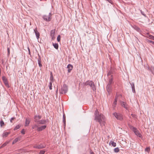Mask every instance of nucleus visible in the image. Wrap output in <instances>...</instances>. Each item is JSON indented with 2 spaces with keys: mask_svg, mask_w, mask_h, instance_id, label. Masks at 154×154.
Masks as SVG:
<instances>
[{
  "mask_svg": "<svg viewBox=\"0 0 154 154\" xmlns=\"http://www.w3.org/2000/svg\"><path fill=\"white\" fill-rule=\"evenodd\" d=\"M133 27L134 29H135V30H136L138 32H140L141 31L140 28L134 25L133 26Z\"/></svg>",
  "mask_w": 154,
  "mask_h": 154,
  "instance_id": "obj_21",
  "label": "nucleus"
},
{
  "mask_svg": "<svg viewBox=\"0 0 154 154\" xmlns=\"http://www.w3.org/2000/svg\"><path fill=\"white\" fill-rule=\"evenodd\" d=\"M153 37H154V36H153V35H148V36H147V37L148 38H149V39H152V40L153 39Z\"/></svg>",
  "mask_w": 154,
  "mask_h": 154,
  "instance_id": "obj_32",
  "label": "nucleus"
},
{
  "mask_svg": "<svg viewBox=\"0 0 154 154\" xmlns=\"http://www.w3.org/2000/svg\"><path fill=\"white\" fill-rule=\"evenodd\" d=\"M131 115L132 116V117L134 118H135L136 117V115L135 114H131Z\"/></svg>",
  "mask_w": 154,
  "mask_h": 154,
  "instance_id": "obj_46",
  "label": "nucleus"
},
{
  "mask_svg": "<svg viewBox=\"0 0 154 154\" xmlns=\"http://www.w3.org/2000/svg\"><path fill=\"white\" fill-rule=\"evenodd\" d=\"M130 83L131 87V88L132 92L134 93H135L134 83L133 82L131 83L130 82Z\"/></svg>",
  "mask_w": 154,
  "mask_h": 154,
  "instance_id": "obj_14",
  "label": "nucleus"
},
{
  "mask_svg": "<svg viewBox=\"0 0 154 154\" xmlns=\"http://www.w3.org/2000/svg\"><path fill=\"white\" fill-rule=\"evenodd\" d=\"M28 51H29V54H30V50L29 47H28Z\"/></svg>",
  "mask_w": 154,
  "mask_h": 154,
  "instance_id": "obj_49",
  "label": "nucleus"
},
{
  "mask_svg": "<svg viewBox=\"0 0 154 154\" xmlns=\"http://www.w3.org/2000/svg\"><path fill=\"white\" fill-rule=\"evenodd\" d=\"M152 40H154V36L153 37V39Z\"/></svg>",
  "mask_w": 154,
  "mask_h": 154,
  "instance_id": "obj_52",
  "label": "nucleus"
},
{
  "mask_svg": "<svg viewBox=\"0 0 154 154\" xmlns=\"http://www.w3.org/2000/svg\"><path fill=\"white\" fill-rule=\"evenodd\" d=\"M68 90V87L66 84H64L63 86H61V88L59 90V92L61 94H66Z\"/></svg>",
  "mask_w": 154,
  "mask_h": 154,
  "instance_id": "obj_2",
  "label": "nucleus"
},
{
  "mask_svg": "<svg viewBox=\"0 0 154 154\" xmlns=\"http://www.w3.org/2000/svg\"><path fill=\"white\" fill-rule=\"evenodd\" d=\"M38 126L37 125V124H35V125L32 126V128L33 129H34L36 128H38Z\"/></svg>",
  "mask_w": 154,
  "mask_h": 154,
  "instance_id": "obj_35",
  "label": "nucleus"
},
{
  "mask_svg": "<svg viewBox=\"0 0 154 154\" xmlns=\"http://www.w3.org/2000/svg\"><path fill=\"white\" fill-rule=\"evenodd\" d=\"M41 116L39 115H38V116L37 115H35L34 117V121L37 124L39 120L41 119Z\"/></svg>",
  "mask_w": 154,
  "mask_h": 154,
  "instance_id": "obj_8",
  "label": "nucleus"
},
{
  "mask_svg": "<svg viewBox=\"0 0 154 154\" xmlns=\"http://www.w3.org/2000/svg\"><path fill=\"white\" fill-rule=\"evenodd\" d=\"M52 14L51 13H50L48 15H44L42 18L43 19L47 22H49L51 21L52 18Z\"/></svg>",
  "mask_w": 154,
  "mask_h": 154,
  "instance_id": "obj_3",
  "label": "nucleus"
},
{
  "mask_svg": "<svg viewBox=\"0 0 154 154\" xmlns=\"http://www.w3.org/2000/svg\"><path fill=\"white\" fill-rule=\"evenodd\" d=\"M66 116L65 114L63 113V125L65 127L66 126Z\"/></svg>",
  "mask_w": 154,
  "mask_h": 154,
  "instance_id": "obj_20",
  "label": "nucleus"
},
{
  "mask_svg": "<svg viewBox=\"0 0 154 154\" xmlns=\"http://www.w3.org/2000/svg\"><path fill=\"white\" fill-rule=\"evenodd\" d=\"M112 81H113L112 78H110L109 80L108 85H111V84L112 82Z\"/></svg>",
  "mask_w": 154,
  "mask_h": 154,
  "instance_id": "obj_27",
  "label": "nucleus"
},
{
  "mask_svg": "<svg viewBox=\"0 0 154 154\" xmlns=\"http://www.w3.org/2000/svg\"><path fill=\"white\" fill-rule=\"evenodd\" d=\"M10 132H4L2 134V136L3 137H6L9 134Z\"/></svg>",
  "mask_w": 154,
  "mask_h": 154,
  "instance_id": "obj_22",
  "label": "nucleus"
},
{
  "mask_svg": "<svg viewBox=\"0 0 154 154\" xmlns=\"http://www.w3.org/2000/svg\"><path fill=\"white\" fill-rule=\"evenodd\" d=\"M46 147V145L43 144L41 143L38 145H35L33 146V148L38 149H41L45 148Z\"/></svg>",
  "mask_w": 154,
  "mask_h": 154,
  "instance_id": "obj_7",
  "label": "nucleus"
},
{
  "mask_svg": "<svg viewBox=\"0 0 154 154\" xmlns=\"http://www.w3.org/2000/svg\"><path fill=\"white\" fill-rule=\"evenodd\" d=\"M73 66L70 64H69L67 66V68L68 69V73H70L71 71L72 70L73 68Z\"/></svg>",
  "mask_w": 154,
  "mask_h": 154,
  "instance_id": "obj_12",
  "label": "nucleus"
},
{
  "mask_svg": "<svg viewBox=\"0 0 154 154\" xmlns=\"http://www.w3.org/2000/svg\"><path fill=\"white\" fill-rule=\"evenodd\" d=\"M99 123L100 125L102 126L105 125V118L104 116L100 114H99V112L97 110V121Z\"/></svg>",
  "mask_w": 154,
  "mask_h": 154,
  "instance_id": "obj_1",
  "label": "nucleus"
},
{
  "mask_svg": "<svg viewBox=\"0 0 154 154\" xmlns=\"http://www.w3.org/2000/svg\"><path fill=\"white\" fill-rule=\"evenodd\" d=\"M53 45L54 47L57 50L58 48V45L57 43H53Z\"/></svg>",
  "mask_w": 154,
  "mask_h": 154,
  "instance_id": "obj_25",
  "label": "nucleus"
},
{
  "mask_svg": "<svg viewBox=\"0 0 154 154\" xmlns=\"http://www.w3.org/2000/svg\"><path fill=\"white\" fill-rule=\"evenodd\" d=\"M108 2L109 3H110L111 4H112V2L111 0H107Z\"/></svg>",
  "mask_w": 154,
  "mask_h": 154,
  "instance_id": "obj_48",
  "label": "nucleus"
},
{
  "mask_svg": "<svg viewBox=\"0 0 154 154\" xmlns=\"http://www.w3.org/2000/svg\"><path fill=\"white\" fill-rule=\"evenodd\" d=\"M112 70H111L109 71V72L108 73L107 75L108 76L111 75V76H112Z\"/></svg>",
  "mask_w": 154,
  "mask_h": 154,
  "instance_id": "obj_30",
  "label": "nucleus"
},
{
  "mask_svg": "<svg viewBox=\"0 0 154 154\" xmlns=\"http://www.w3.org/2000/svg\"><path fill=\"white\" fill-rule=\"evenodd\" d=\"M150 150V148L149 147H146L145 149V151L147 152H149Z\"/></svg>",
  "mask_w": 154,
  "mask_h": 154,
  "instance_id": "obj_37",
  "label": "nucleus"
},
{
  "mask_svg": "<svg viewBox=\"0 0 154 154\" xmlns=\"http://www.w3.org/2000/svg\"><path fill=\"white\" fill-rule=\"evenodd\" d=\"M57 40L58 42H60V35H58L57 38Z\"/></svg>",
  "mask_w": 154,
  "mask_h": 154,
  "instance_id": "obj_38",
  "label": "nucleus"
},
{
  "mask_svg": "<svg viewBox=\"0 0 154 154\" xmlns=\"http://www.w3.org/2000/svg\"><path fill=\"white\" fill-rule=\"evenodd\" d=\"M52 82H50L49 84V89L50 90H51L52 89Z\"/></svg>",
  "mask_w": 154,
  "mask_h": 154,
  "instance_id": "obj_31",
  "label": "nucleus"
},
{
  "mask_svg": "<svg viewBox=\"0 0 154 154\" xmlns=\"http://www.w3.org/2000/svg\"><path fill=\"white\" fill-rule=\"evenodd\" d=\"M121 106L124 108H125L126 109H128V106L126 103H125L124 102H122L121 103Z\"/></svg>",
  "mask_w": 154,
  "mask_h": 154,
  "instance_id": "obj_19",
  "label": "nucleus"
},
{
  "mask_svg": "<svg viewBox=\"0 0 154 154\" xmlns=\"http://www.w3.org/2000/svg\"><path fill=\"white\" fill-rule=\"evenodd\" d=\"M117 97H116L115 98V101H116V102H117Z\"/></svg>",
  "mask_w": 154,
  "mask_h": 154,
  "instance_id": "obj_50",
  "label": "nucleus"
},
{
  "mask_svg": "<svg viewBox=\"0 0 154 154\" xmlns=\"http://www.w3.org/2000/svg\"><path fill=\"white\" fill-rule=\"evenodd\" d=\"M86 85H89L92 88V89L94 91L96 90V87L94 84V83L91 81H88L85 83Z\"/></svg>",
  "mask_w": 154,
  "mask_h": 154,
  "instance_id": "obj_5",
  "label": "nucleus"
},
{
  "mask_svg": "<svg viewBox=\"0 0 154 154\" xmlns=\"http://www.w3.org/2000/svg\"><path fill=\"white\" fill-rule=\"evenodd\" d=\"M132 131L134 132L136 135L140 138H142V136L141 134L140 133L138 130L135 127H133Z\"/></svg>",
  "mask_w": 154,
  "mask_h": 154,
  "instance_id": "obj_6",
  "label": "nucleus"
},
{
  "mask_svg": "<svg viewBox=\"0 0 154 154\" xmlns=\"http://www.w3.org/2000/svg\"><path fill=\"white\" fill-rule=\"evenodd\" d=\"M0 126L2 127L4 125V123L2 119L0 122Z\"/></svg>",
  "mask_w": 154,
  "mask_h": 154,
  "instance_id": "obj_28",
  "label": "nucleus"
},
{
  "mask_svg": "<svg viewBox=\"0 0 154 154\" xmlns=\"http://www.w3.org/2000/svg\"><path fill=\"white\" fill-rule=\"evenodd\" d=\"M7 144V143H4V144H3L1 146V147H3L4 146H6Z\"/></svg>",
  "mask_w": 154,
  "mask_h": 154,
  "instance_id": "obj_43",
  "label": "nucleus"
},
{
  "mask_svg": "<svg viewBox=\"0 0 154 154\" xmlns=\"http://www.w3.org/2000/svg\"><path fill=\"white\" fill-rule=\"evenodd\" d=\"M45 152V151L43 150H41L39 153V154H44Z\"/></svg>",
  "mask_w": 154,
  "mask_h": 154,
  "instance_id": "obj_39",
  "label": "nucleus"
},
{
  "mask_svg": "<svg viewBox=\"0 0 154 154\" xmlns=\"http://www.w3.org/2000/svg\"><path fill=\"white\" fill-rule=\"evenodd\" d=\"M114 151L115 152H118L119 151V149L118 147L114 149Z\"/></svg>",
  "mask_w": 154,
  "mask_h": 154,
  "instance_id": "obj_29",
  "label": "nucleus"
},
{
  "mask_svg": "<svg viewBox=\"0 0 154 154\" xmlns=\"http://www.w3.org/2000/svg\"><path fill=\"white\" fill-rule=\"evenodd\" d=\"M111 144L113 147H115L116 146V143L114 141H111L109 143V144L110 145Z\"/></svg>",
  "mask_w": 154,
  "mask_h": 154,
  "instance_id": "obj_24",
  "label": "nucleus"
},
{
  "mask_svg": "<svg viewBox=\"0 0 154 154\" xmlns=\"http://www.w3.org/2000/svg\"><path fill=\"white\" fill-rule=\"evenodd\" d=\"M113 115L118 120H122L123 119L122 115L120 113L115 112L113 113Z\"/></svg>",
  "mask_w": 154,
  "mask_h": 154,
  "instance_id": "obj_4",
  "label": "nucleus"
},
{
  "mask_svg": "<svg viewBox=\"0 0 154 154\" xmlns=\"http://www.w3.org/2000/svg\"><path fill=\"white\" fill-rule=\"evenodd\" d=\"M15 117L11 118L10 119V122H12V121L15 119Z\"/></svg>",
  "mask_w": 154,
  "mask_h": 154,
  "instance_id": "obj_45",
  "label": "nucleus"
},
{
  "mask_svg": "<svg viewBox=\"0 0 154 154\" xmlns=\"http://www.w3.org/2000/svg\"><path fill=\"white\" fill-rule=\"evenodd\" d=\"M146 41L148 43H152L154 45V42H153L152 40H150L147 39L146 40Z\"/></svg>",
  "mask_w": 154,
  "mask_h": 154,
  "instance_id": "obj_33",
  "label": "nucleus"
},
{
  "mask_svg": "<svg viewBox=\"0 0 154 154\" xmlns=\"http://www.w3.org/2000/svg\"><path fill=\"white\" fill-rule=\"evenodd\" d=\"M34 32L35 33L37 38L38 39V38H39L40 34L39 32H38V30H37V28H35L34 29Z\"/></svg>",
  "mask_w": 154,
  "mask_h": 154,
  "instance_id": "obj_11",
  "label": "nucleus"
},
{
  "mask_svg": "<svg viewBox=\"0 0 154 154\" xmlns=\"http://www.w3.org/2000/svg\"><path fill=\"white\" fill-rule=\"evenodd\" d=\"M148 69L150 70L152 73L154 74V67H153L151 66V67H148Z\"/></svg>",
  "mask_w": 154,
  "mask_h": 154,
  "instance_id": "obj_23",
  "label": "nucleus"
},
{
  "mask_svg": "<svg viewBox=\"0 0 154 154\" xmlns=\"http://www.w3.org/2000/svg\"><path fill=\"white\" fill-rule=\"evenodd\" d=\"M90 154H94L92 151H90Z\"/></svg>",
  "mask_w": 154,
  "mask_h": 154,
  "instance_id": "obj_51",
  "label": "nucleus"
},
{
  "mask_svg": "<svg viewBox=\"0 0 154 154\" xmlns=\"http://www.w3.org/2000/svg\"><path fill=\"white\" fill-rule=\"evenodd\" d=\"M46 123V121L45 120H39L37 124H43Z\"/></svg>",
  "mask_w": 154,
  "mask_h": 154,
  "instance_id": "obj_18",
  "label": "nucleus"
},
{
  "mask_svg": "<svg viewBox=\"0 0 154 154\" xmlns=\"http://www.w3.org/2000/svg\"><path fill=\"white\" fill-rule=\"evenodd\" d=\"M112 89V86L111 85H108L106 86V90L108 93H109Z\"/></svg>",
  "mask_w": 154,
  "mask_h": 154,
  "instance_id": "obj_15",
  "label": "nucleus"
},
{
  "mask_svg": "<svg viewBox=\"0 0 154 154\" xmlns=\"http://www.w3.org/2000/svg\"><path fill=\"white\" fill-rule=\"evenodd\" d=\"M38 63L39 66L40 67H41L42 66V65L41 63V59L40 57V56L38 54Z\"/></svg>",
  "mask_w": 154,
  "mask_h": 154,
  "instance_id": "obj_16",
  "label": "nucleus"
},
{
  "mask_svg": "<svg viewBox=\"0 0 154 154\" xmlns=\"http://www.w3.org/2000/svg\"><path fill=\"white\" fill-rule=\"evenodd\" d=\"M141 13L143 15L144 17H146V15L144 14V12L142 11H141Z\"/></svg>",
  "mask_w": 154,
  "mask_h": 154,
  "instance_id": "obj_44",
  "label": "nucleus"
},
{
  "mask_svg": "<svg viewBox=\"0 0 154 154\" xmlns=\"http://www.w3.org/2000/svg\"><path fill=\"white\" fill-rule=\"evenodd\" d=\"M2 79L5 85L7 86H8L9 85L8 84V81L5 77L4 76H3L2 77Z\"/></svg>",
  "mask_w": 154,
  "mask_h": 154,
  "instance_id": "obj_9",
  "label": "nucleus"
},
{
  "mask_svg": "<svg viewBox=\"0 0 154 154\" xmlns=\"http://www.w3.org/2000/svg\"><path fill=\"white\" fill-rule=\"evenodd\" d=\"M20 126L19 125H16L14 129V130H17L18 129L20 128Z\"/></svg>",
  "mask_w": 154,
  "mask_h": 154,
  "instance_id": "obj_36",
  "label": "nucleus"
},
{
  "mask_svg": "<svg viewBox=\"0 0 154 154\" xmlns=\"http://www.w3.org/2000/svg\"><path fill=\"white\" fill-rule=\"evenodd\" d=\"M8 50V56H9L10 55V48H7Z\"/></svg>",
  "mask_w": 154,
  "mask_h": 154,
  "instance_id": "obj_40",
  "label": "nucleus"
},
{
  "mask_svg": "<svg viewBox=\"0 0 154 154\" xmlns=\"http://www.w3.org/2000/svg\"><path fill=\"white\" fill-rule=\"evenodd\" d=\"M116 104L117 102L114 101L113 103V106H114V107H115Z\"/></svg>",
  "mask_w": 154,
  "mask_h": 154,
  "instance_id": "obj_42",
  "label": "nucleus"
},
{
  "mask_svg": "<svg viewBox=\"0 0 154 154\" xmlns=\"http://www.w3.org/2000/svg\"><path fill=\"white\" fill-rule=\"evenodd\" d=\"M50 79L51 81L52 82V80L53 79V77L52 75V73L51 72V76H50Z\"/></svg>",
  "mask_w": 154,
  "mask_h": 154,
  "instance_id": "obj_34",
  "label": "nucleus"
},
{
  "mask_svg": "<svg viewBox=\"0 0 154 154\" xmlns=\"http://www.w3.org/2000/svg\"><path fill=\"white\" fill-rule=\"evenodd\" d=\"M21 133L22 134H25V131H24V129H23L22 131H21Z\"/></svg>",
  "mask_w": 154,
  "mask_h": 154,
  "instance_id": "obj_47",
  "label": "nucleus"
},
{
  "mask_svg": "<svg viewBox=\"0 0 154 154\" xmlns=\"http://www.w3.org/2000/svg\"><path fill=\"white\" fill-rule=\"evenodd\" d=\"M19 138H16L12 142L13 144H14L18 141L19 140Z\"/></svg>",
  "mask_w": 154,
  "mask_h": 154,
  "instance_id": "obj_26",
  "label": "nucleus"
},
{
  "mask_svg": "<svg viewBox=\"0 0 154 154\" xmlns=\"http://www.w3.org/2000/svg\"><path fill=\"white\" fill-rule=\"evenodd\" d=\"M55 31V29L52 30L51 31L50 36L51 37L52 39L53 40L54 39Z\"/></svg>",
  "mask_w": 154,
  "mask_h": 154,
  "instance_id": "obj_10",
  "label": "nucleus"
},
{
  "mask_svg": "<svg viewBox=\"0 0 154 154\" xmlns=\"http://www.w3.org/2000/svg\"><path fill=\"white\" fill-rule=\"evenodd\" d=\"M94 119L95 120H96V110L94 112Z\"/></svg>",
  "mask_w": 154,
  "mask_h": 154,
  "instance_id": "obj_41",
  "label": "nucleus"
},
{
  "mask_svg": "<svg viewBox=\"0 0 154 154\" xmlns=\"http://www.w3.org/2000/svg\"><path fill=\"white\" fill-rule=\"evenodd\" d=\"M30 120L29 118H26L25 126H26L28 125L30 123Z\"/></svg>",
  "mask_w": 154,
  "mask_h": 154,
  "instance_id": "obj_17",
  "label": "nucleus"
},
{
  "mask_svg": "<svg viewBox=\"0 0 154 154\" xmlns=\"http://www.w3.org/2000/svg\"><path fill=\"white\" fill-rule=\"evenodd\" d=\"M46 127V125L42 126L39 127H38L37 130L38 131H41L45 129Z\"/></svg>",
  "mask_w": 154,
  "mask_h": 154,
  "instance_id": "obj_13",
  "label": "nucleus"
}]
</instances>
